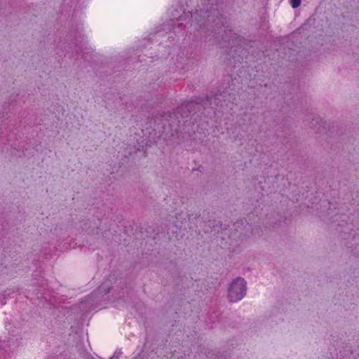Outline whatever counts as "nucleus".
Segmentation results:
<instances>
[{
	"mask_svg": "<svg viewBox=\"0 0 359 359\" xmlns=\"http://www.w3.org/2000/svg\"><path fill=\"white\" fill-rule=\"evenodd\" d=\"M197 9L191 13V26L200 29L205 40L222 47L245 48L249 41L241 35L226 29V19L222 14V0H197Z\"/></svg>",
	"mask_w": 359,
	"mask_h": 359,
	"instance_id": "1",
	"label": "nucleus"
},
{
	"mask_svg": "<svg viewBox=\"0 0 359 359\" xmlns=\"http://www.w3.org/2000/svg\"><path fill=\"white\" fill-rule=\"evenodd\" d=\"M225 95L222 93H215L207 95L205 98H198L196 101H189L182 103L173 112L169 114L170 125L180 127L181 121L180 118H189L193 122L211 118L215 114L212 104L222 107L224 102Z\"/></svg>",
	"mask_w": 359,
	"mask_h": 359,
	"instance_id": "2",
	"label": "nucleus"
},
{
	"mask_svg": "<svg viewBox=\"0 0 359 359\" xmlns=\"http://www.w3.org/2000/svg\"><path fill=\"white\" fill-rule=\"evenodd\" d=\"M254 217L255 215L252 213L248 215V218L236 221L230 230L227 229L226 236L235 241L242 240L243 238L249 237L250 235L261 236V224L264 222L253 221Z\"/></svg>",
	"mask_w": 359,
	"mask_h": 359,
	"instance_id": "3",
	"label": "nucleus"
},
{
	"mask_svg": "<svg viewBox=\"0 0 359 359\" xmlns=\"http://www.w3.org/2000/svg\"><path fill=\"white\" fill-rule=\"evenodd\" d=\"M82 31V24L78 22L72 23L69 32L67 35V46H65L66 52L71 50L72 53H75L78 55L83 53L84 49H86L85 47V38Z\"/></svg>",
	"mask_w": 359,
	"mask_h": 359,
	"instance_id": "4",
	"label": "nucleus"
},
{
	"mask_svg": "<svg viewBox=\"0 0 359 359\" xmlns=\"http://www.w3.org/2000/svg\"><path fill=\"white\" fill-rule=\"evenodd\" d=\"M204 226L203 229L205 233H213L215 235L220 234L221 238L224 240L227 233V228L224 226L220 221L215 220L214 216L210 212H203V215Z\"/></svg>",
	"mask_w": 359,
	"mask_h": 359,
	"instance_id": "5",
	"label": "nucleus"
},
{
	"mask_svg": "<svg viewBox=\"0 0 359 359\" xmlns=\"http://www.w3.org/2000/svg\"><path fill=\"white\" fill-rule=\"evenodd\" d=\"M247 282L243 278L238 277L233 280L228 288V299L230 302H238L246 294Z\"/></svg>",
	"mask_w": 359,
	"mask_h": 359,
	"instance_id": "6",
	"label": "nucleus"
},
{
	"mask_svg": "<svg viewBox=\"0 0 359 359\" xmlns=\"http://www.w3.org/2000/svg\"><path fill=\"white\" fill-rule=\"evenodd\" d=\"M347 216L345 215H336L334 222H338L337 231L340 237L344 240H353L355 236V231L352 223L347 222Z\"/></svg>",
	"mask_w": 359,
	"mask_h": 359,
	"instance_id": "7",
	"label": "nucleus"
},
{
	"mask_svg": "<svg viewBox=\"0 0 359 359\" xmlns=\"http://www.w3.org/2000/svg\"><path fill=\"white\" fill-rule=\"evenodd\" d=\"M111 290V287H107L105 285H102L97 289V290L90 293L88 297L85 298L83 301L81 302L80 309L83 311H87V310L90 309L95 303L99 300L100 297L98 294H102L103 293L106 294L109 293Z\"/></svg>",
	"mask_w": 359,
	"mask_h": 359,
	"instance_id": "8",
	"label": "nucleus"
},
{
	"mask_svg": "<svg viewBox=\"0 0 359 359\" xmlns=\"http://www.w3.org/2000/svg\"><path fill=\"white\" fill-rule=\"evenodd\" d=\"M309 127L317 134H323L326 132L325 123L322 121L318 114H311L309 116Z\"/></svg>",
	"mask_w": 359,
	"mask_h": 359,
	"instance_id": "9",
	"label": "nucleus"
},
{
	"mask_svg": "<svg viewBox=\"0 0 359 359\" xmlns=\"http://www.w3.org/2000/svg\"><path fill=\"white\" fill-rule=\"evenodd\" d=\"M11 105L5 102L1 106V110H0V123L4 120L8 118V114L11 111Z\"/></svg>",
	"mask_w": 359,
	"mask_h": 359,
	"instance_id": "10",
	"label": "nucleus"
},
{
	"mask_svg": "<svg viewBox=\"0 0 359 359\" xmlns=\"http://www.w3.org/2000/svg\"><path fill=\"white\" fill-rule=\"evenodd\" d=\"M111 61H110V64H111V66H114L116 63H122L123 65L124 64V61H125V57L123 55H114L113 57H111L110 58Z\"/></svg>",
	"mask_w": 359,
	"mask_h": 359,
	"instance_id": "11",
	"label": "nucleus"
},
{
	"mask_svg": "<svg viewBox=\"0 0 359 359\" xmlns=\"http://www.w3.org/2000/svg\"><path fill=\"white\" fill-rule=\"evenodd\" d=\"M128 294L129 290L128 288H121V290L117 293V297L123 299V301H127Z\"/></svg>",
	"mask_w": 359,
	"mask_h": 359,
	"instance_id": "12",
	"label": "nucleus"
},
{
	"mask_svg": "<svg viewBox=\"0 0 359 359\" xmlns=\"http://www.w3.org/2000/svg\"><path fill=\"white\" fill-rule=\"evenodd\" d=\"M18 96V93H13L12 95H11L8 99V101L7 102L11 105V106H14L17 102L16 100V97Z\"/></svg>",
	"mask_w": 359,
	"mask_h": 359,
	"instance_id": "13",
	"label": "nucleus"
},
{
	"mask_svg": "<svg viewBox=\"0 0 359 359\" xmlns=\"http://www.w3.org/2000/svg\"><path fill=\"white\" fill-rule=\"evenodd\" d=\"M302 0H290L291 6L293 8H298L301 4Z\"/></svg>",
	"mask_w": 359,
	"mask_h": 359,
	"instance_id": "14",
	"label": "nucleus"
},
{
	"mask_svg": "<svg viewBox=\"0 0 359 359\" xmlns=\"http://www.w3.org/2000/svg\"><path fill=\"white\" fill-rule=\"evenodd\" d=\"M122 354L121 351H116L114 355L110 358V359H118L120 355Z\"/></svg>",
	"mask_w": 359,
	"mask_h": 359,
	"instance_id": "15",
	"label": "nucleus"
},
{
	"mask_svg": "<svg viewBox=\"0 0 359 359\" xmlns=\"http://www.w3.org/2000/svg\"><path fill=\"white\" fill-rule=\"evenodd\" d=\"M278 221H279L278 219H276L275 221H272L271 222H266L265 225H266V227L267 226L270 227L271 226H273V225L276 224Z\"/></svg>",
	"mask_w": 359,
	"mask_h": 359,
	"instance_id": "16",
	"label": "nucleus"
},
{
	"mask_svg": "<svg viewBox=\"0 0 359 359\" xmlns=\"http://www.w3.org/2000/svg\"><path fill=\"white\" fill-rule=\"evenodd\" d=\"M280 100H284V103L287 104V105H290L292 103V101H289V100L287 98V97H280Z\"/></svg>",
	"mask_w": 359,
	"mask_h": 359,
	"instance_id": "17",
	"label": "nucleus"
},
{
	"mask_svg": "<svg viewBox=\"0 0 359 359\" xmlns=\"http://www.w3.org/2000/svg\"><path fill=\"white\" fill-rule=\"evenodd\" d=\"M283 108V105L282 104H280V105L279 104L277 105V109L278 111H281Z\"/></svg>",
	"mask_w": 359,
	"mask_h": 359,
	"instance_id": "18",
	"label": "nucleus"
},
{
	"mask_svg": "<svg viewBox=\"0 0 359 359\" xmlns=\"http://www.w3.org/2000/svg\"><path fill=\"white\" fill-rule=\"evenodd\" d=\"M200 216H201V215H200V214H199L198 215H196L194 217V219H196L198 217H200Z\"/></svg>",
	"mask_w": 359,
	"mask_h": 359,
	"instance_id": "19",
	"label": "nucleus"
},
{
	"mask_svg": "<svg viewBox=\"0 0 359 359\" xmlns=\"http://www.w3.org/2000/svg\"><path fill=\"white\" fill-rule=\"evenodd\" d=\"M182 25H182V23H179V24H178V26H179V27H181V26H182Z\"/></svg>",
	"mask_w": 359,
	"mask_h": 359,
	"instance_id": "20",
	"label": "nucleus"
},
{
	"mask_svg": "<svg viewBox=\"0 0 359 359\" xmlns=\"http://www.w3.org/2000/svg\"><path fill=\"white\" fill-rule=\"evenodd\" d=\"M149 229L151 230V232L154 231L151 226H149Z\"/></svg>",
	"mask_w": 359,
	"mask_h": 359,
	"instance_id": "21",
	"label": "nucleus"
},
{
	"mask_svg": "<svg viewBox=\"0 0 359 359\" xmlns=\"http://www.w3.org/2000/svg\"><path fill=\"white\" fill-rule=\"evenodd\" d=\"M292 51L293 54L294 55L296 51L294 50H292Z\"/></svg>",
	"mask_w": 359,
	"mask_h": 359,
	"instance_id": "22",
	"label": "nucleus"
},
{
	"mask_svg": "<svg viewBox=\"0 0 359 359\" xmlns=\"http://www.w3.org/2000/svg\"><path fill=\"white\" fill-rule=\"evenodd\" d=\"M18 290V288H16L15 290H13V292H17Z\"/></svg>",
	"mask_w": 359,
	"mask_h": 359,
	"instance_id": "23",
	"label": "nucleus"
}]
</instances>
